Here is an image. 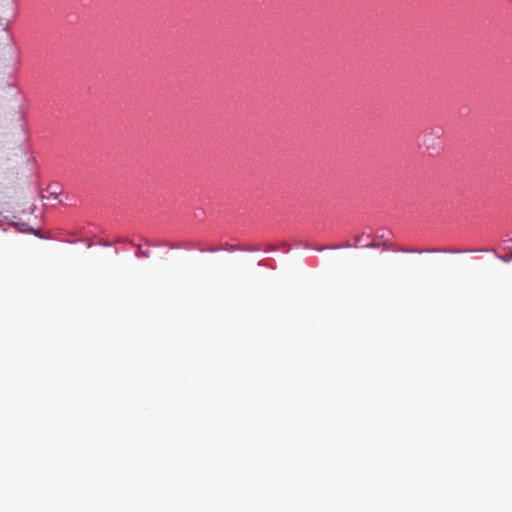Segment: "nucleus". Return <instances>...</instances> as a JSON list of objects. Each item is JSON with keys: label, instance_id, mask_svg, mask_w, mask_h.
I'll use <instances>...</instances> for the list:
<instances>
[{"label": "nucleus", "instance_id": "obj_1", "mask_svg": "<svg viewBox=\"0 0 512 512\" xmlns=\"http://www.w3.org/2000/svg\"><path fill=\"white\" fill-rule=\"evenodd\" d=\"M443 134V131L441 128L437 127V128H432L430 131L426 132L424 134V143L427 144L428 143V140L431 136H434L436 137L437 139H440L441 136Z\"/></svg>", "mask_w": 512, "mask_h": 512}, {"label": "nucleus", "instance_id": "obj_2", "mask_svg": "<svg viewBox=\"0 0 512 512\" xmlns=\"http://www.w3.org/2000/svg\"><path fill=\"white\" fill-rule=\"evenodd\" d=\"M137 256H139V257H149V252L148 251H141V250H139L137 252Z\"/></svg>", "mask_w": 512, "mask_h": 512}, {"label": "nucleus", "instance_id": "obj_3", "mask_svg": "<svg viewBox=\"0 0 512 512\" xmlns=\"http://www.w3.org/2000/svg\"><path fill=\"white\" fill-rule=\"evenodd\" d=\"M367 247H378V245L375 243H371V244H368Z\"/></svg>", "mask_w": 512, "mask_h": 512}, {"label": "nucleus", "instance_id": "obj_4", "mask_svg": "<svg viewBox=\"0 0 512 512\" xmlns=\"http://www.w3.org/2000/svg\"><path fill=\"white\" fill-rule=\"evenodd\" d=\"M7 28H8V24H5V26H4V28H3V29H4V30H7Z\"/></svg>", "mask_w": 512, "mask_h": 512}, {"label": "nucleus", "instance_id": "obj_5", "mask_svg": "<svg viewBox=\"0 0 512 512\" xmlns=\"http://www.w3.org/2000/svg\"><path fill=\"white\" fill-rule=\"evenodd\" d=\"M512 5V0H507Z\"/></svg>", "mask_w": 512, "mask_h": 512}]
</instances>
